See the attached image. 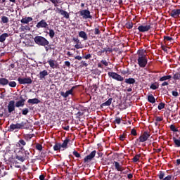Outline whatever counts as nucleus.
<instances>
[{"mask_svg":"<svg viewBox=\"0 0 180 180\" xmlns=\"http://www.w3.org/2000/svg\"><path fill=\"white\" fill-rule=\"evenodd\" d=\"M8 84H9V79L5 77L0 78V85H1V86H6Z\"/></svg>","mask_w":180,"mask_h":180,"instance_id":"obj_21","label":"nucleus"},{"mask_svg":"<svg viewBox=\"0 0 180 180\" xmlns=\"http://www.w3.org/2000/svg\"><path fill=\"white\" fill-rule=\"evenodd\" d=\"M58 11V13H60V15H62V16H64V18H65L66 19H70V14L68 13V12L61 9V8H57Z\"/></svg>","mask_w":180,"mask_h":180,"instance_id":"obj_17","label":"nucleus"},{"mask_svg":"<svg viewBox=\"0 0 180 180\" xmlns=\"http://www.w3.org/2000/svg\"><path fill=\"white\" fill-rule=\"evenodd\" d=\"M168 85H169V83H168V82H164L163 83H162L161 86H168Z\"/></svg>","mask_w":180,"mask_h":180,"instance_id":"obj_63","label":"nucleus"},{"mask_svg":"<svg viewBox=\"0 0 180 180\" xmlns=\"http://www.w3.org/2000/svg\"><path fill=\"white\" fill-rule=\"evenodd\" d=\"M34 41L38 46H43L44 47H46V46H49L50 44V42L49 40H47V39L39 35L34 38Z\"/></svg>","mask_w":180,"mask_h":180,"instance_id":"obj_3","label":"nucleus"},{"mask_svg":"<svg viewBox=\"0 0 180 180\" xmlns=\"http://www.w3.org/2000/svg\"><path fill=\"white\" fill-rule=\"evenodd\" d=\"M6 37H9V34L3 33L0 35V43H4L6 40Z\"/></svg>","mask_w":180,"mask_h":180,"instance_id":"obj_26","label":"nucleus"},{"mask_svg":"<svg viewBox=\"0 0 180 180\" xmlns=\"http://www.w3.org/2000/svg\"><path fill=\"white\" fill-rule=\"evenodd\" d=\"M162 120H164L163 117H158V116L155 117V122H162Z\"/></svg>","mask_w":180,"mask_h":180,"instance_id":"obj_56","label":"nucleus"},{"mask_svg":"<svg viewBox=\"0 0 180 180\" xmlns=\"http://www.w3.org/2000/svg\"><path fill=\"white\" fill-rule=\"evenodd\" d=\"M77 88V86H72L71 89L68 90L65 93L64 91H62L60 93L61 96L63 98H68L70 95H72V92H74V90Z\"/></svg>","mask_w":180,"mask_h":180,"instance_id":"obj_12","label":"nucleus"},{"mask_svg":"<svg viewBox=\"0 0 180 180\" xmlns=\"http://www.w3.org/2000/svg\"><path fill=\"white\" fill-rule=\"evenodd\" d=\"M81 64L83 65V67H88V63H86L85 61L82 60Z\"/></svg>","mask_w":180,"mask_h":180,"instance_id":"obj_64","label":"nucleus"},{"mask_svg":"<svg viewBox=\"0 0 180 180\" xmlns=\"http://www.w3.org/2000/svg\"><path fill=\"white\" fill-rule=\"evenodd\" d=\"M169 15L172 18H174V19H178L179 18V13L178 11V9H173L169 13Z\"/></svg>","mask_w":180,"mask_h":180,"instance_id":"obj_18","label":"nucleus"},{"mask_svg":"<svg viewBox=\"0 0 180 180\" xmlns=\"http://www.w3.org/2000/svg\"><path fill=\"white\" fill-rule=\"evenodd\" d=\"M32 20H33V18H32V17H25V18H22L21 19L20 22L23 25H27V23H29L30 22H32Z\"/></svg>","mask_w":180,"mask_h":180,"instance_id":"obj_19","label":"nucleus"},{"mask_svg":"<svg viewBox=\"0 0 180 180\" xmlns=\"http://www.w3.org/2000/svg\"><path fill=\"white\" fill-rule=\"evenodd\" d=\"M29 113V108H24L22 110V115H26Z\"/></svg>","mask_w":180,"mask_h":180,"instance_id":"obj_53","label":"nucleus"},{"mask_svg":"<svg viewBox=\"0 0 180 180\" xmlns=\"http://www.w3.org/2000/svg\"><path fill=\"white\" fill-rule=\"evenodd\" d=\"M124 139H126V137L124 136V134H122V135L120 136V140L121 141H124Z\"/></svg>","mask_w":180,"mask_h":180,"instance_id":"obj_62","label":"nucleus"},{"mask_svg":"<svg viewBox=\"0 0 180 180\" xmlns=\"http://www.w3.org/2000/svg\"><path fill=\"white\" fill-rule=\"evenodd\" d=\"M103 53H106V48H103V49L98 51L97 52V56H101L102 54H103Z\"/></svg>","mask_w":180,"mask_h":180,"instance_id":"obj_44","label":"nucleus"},{"mask_svg":"<svg viewBox=\"0 0 180 180\" xmlns=\"http://www.w3.org/2000/svg\"><path fill=\"white\" fill-rule=\"evenodd\" d=\"M108 75L109 78H112V79H115V81H124V77H122V75L115 72H108Z\"/></svg>","mask_w":180,"mask_h":180,"instance_id":"obj_6","label":"nucleus"},{"mask_svg":"<svg viewBox=\"0 0 180 180\" xmlns=\"http://www.w3.org/2000/svg\"><path fill=\"white\" fill-rule=\"evenodd\" d=\"M82 58H84L85 60H89L90 58H92V55L91 53H89L82 56Z\"/></svg>","mask_w":180,"mask_h":180,"instance_id":"obj_51","label":"nucleus"},{"mask_svg":"<svg viewBox=\"0 0 180 180\" xmlns=\"http://www.w3.org/2000/svg\"><path fill=\"white\" fill-rule=\"evenodd\" d=\"M140 157H141V155H136L132 159L133 162H137L140 160Z\"/></svg>","mask_w":180,"mask_h":180,"instance_id":"obj_39","label":"nucleus"},{"mask_svg":"<svg viewBox=\"0 0 180 180\" xmlns=\"http://www.w3.org/2000/svg\"><path fill=\"white\" fill-rule=\"evenodd\" d=\"M162 180H172V175H167L166 177L163 178Z\"/></svg>","mask_w":180,"mask_h":180,"instance_id":"obj_58","label":"nucleus"},{"mask_svg":"<svg viewBox=\"0 0 180 180\" xmlns=\"http://www.w3.org/2000/svg\"><path fill=\"white\" fill-rule=\"evenodd\" d=\"M73 155H75V157H76L77 158H81V154H79V153H78L77 150H74L72 153Z\"/></svg>","mask_w":180,"mask_h":180,"instance_id":"obj_49","label":"nucleus"},{"mask_svg":"<svg viewBox=\"0 0 180 180\" xmlns=\"http://www.w3.org/2000/svg\"><path fill=\"white\" fill-rule=\"evenodd\" d=\"M65 65L66 67L70 68V67H71V63H70V61H65Z\"/></svg>","mask_w":180,"mask_h":180,"instance_id":"obj_61","label":"nucleus"},{"mask_svg":"<svg viewBox=\"0 0 180 180\" xmlns=\"http://www.w3.org/2000/svg\"><path fill=\"white\" fill-rule=\"evenodd\" d=\"M121 74L122 75H127V74H129V70L121 71Z\"/></svg>","mask_w":180,"mask_h":180,"instance_id":"obj_60","label":"nucleus"},{"mask_svg":"<svg viewBox=\"0 0 180 180\" xmlns=\"http://www.w3.org/2000/svg\"><path fill=\"white\" fill-rule=\"evenodd\" d=\"M160 88V84L158 82H155V83H152L150 86V89L155 91V89H158Z\"/></svg>","mask_w":180,"mask_h":180,"instance_id":"obj_28","label":"nucleus"},{"mask_svg":"<svg viewBox=\"0 0 180 180\" xmlns=\"http://www.w3.org/2000/svg\"><path fill=\"white\" fill-rule=\"evenodd\" d=\"M20 130V127L19 126V123L11 124L9 127L10 131H13V130L18 129Z\"/></svg>","mask_w":180,"mask_h":180,"instance_id":"obj_20","label":"nucleus"},{"mask_svg":"<svg viewBox=\"0 0 180 180\" xmlns=\"http://www.w3.org/2000/svg\"><path fill=\"white\" fill-rule=\"evenodd\" d=\"M49 37L51 39H53L54 38V34H56V33L54 32V30H49Z\"/></svg>","mask_w":180,"mask_h":180,"instance_id":"obj_48","label":"nucleus"},{"mask_svg":"<svg viewBox=\"0 0 180 180\" xmlns=\"http://www.w3.org/2000/svg\"><path fill=\"white\" fill-rule=\"evenodd\" d=\"M18 144L20 148L19 151L15 154V160L20 161V162H25L26 160L30 158V155H32V151L30 150H25L23 146H26V141L23 139H20L18 141Z\"/></svg>","mask_w":180,"mask_h":180,"instance_id":"obj_1","label":"nucleus"},{"mask_svg":"<svg viewBox=\"0 0 180 180\" xmlns=\"http://www.w3.org/2000/svg\"><path fill=\"white\" fill-rule=\"evenodd\" d=\"M79 37L83 39L84 41L88 40V35L86 34V32H85V31L79 32Z\"/></svg>","mask_w":180,"mask_h":180,"instance_id":"obj_22","label":"nucleus"},{"mask_svg":"<svg viewBox=\"0 0 180 180\" xmlns=\"http://www.w3.org/2000/svg\"><path fill=\"white\" fill-rule=\"evenodd\" d=\"M8 113H12V112H15V108H16V104L15 103V101L11 100L8 102V105L7 106Z\"/></svg>","mask_w":180,"mask_h":180,"instance_id":"obj_11","label":"nucleus"},{"mask_svg":"<svg viewBox=\"0 0 180 180\" xmlns=\"http://www.w3.org/2000/svg\"><path fill=\"white\" fill-rule=\"evenodd\" d=\"M124 82H125V84H129V85H133L134 84H136V79L133 77H130L128 79H125Z\"/></svg>","mask_w":180,"mask_h":180,"instance_id":"obj_25","label":"nucleus"},{"mask_svg":"<svg viewBox=\"0 0 180 180\" xmlns=\"http://www.w3.org/2000/svg\"><path fill=\"white\" fill-rule=\"evenodd\" d=\"M33 136V134H25L23 135V138L25 139V140H26V141H30Z\"/></svg>","mask_w":180,"mask_h":180,"instance_id":"obj_35","label":"nucleus"},{"mask_svg":"<svg viewBox=\"0 0 180 180\" xmlns=\"http://www.w3.org/2000/svg\"><path fill=\"white\" fill-rule=\"evenodd\" d=\"M21 32H25V30H30V27L29 25L22 26L20 27Z\"/></svg>","mask_w":180,"mask_h":180,"instance_id":"obj_46","label":"nucleus"},{"mask_svg":"<svg viewBox=\"0 0 180 180\" xmlns=\"http://www.w3.org/2000/svg\"><path fill=\"white\" fill-rule=\"evenodd\" d=\"M165 108V103H160L158 106V110H162V109H164Z\"/></svg>","mask_w":180,"mask_h":180,"instance_id":"obj_38","label":"nucleus"},{"mask_svg":"<svg viewBox=\"0 0 180 180\" xmlns=\"http://www.w3.org/2000/svg\"><path fill=\"white\" fill-rule=\"evenodd\" d=\"M95 155H96V150H93L89 155L84 158V162H91V161L95 158Z\"/></svg>","mask_w":180,"mask_h":180,"instance_id":"obj_10","label":"nucleus"},{"mask_svg":"<svg viewBox=\"0 0 180 180\" xmlns=\"http://www.w3.org/2000/svg\"><path fill=\"white\" fill-rule=\"evenodd\" d=\"M68 143H70V139L66 138L62 144L60 143H56L53 146L54 151H59L61 148H68Z\"/></svg>","mask_w":180,"mask_h":180,"instance_id":"obj_4","label":"nucleus"},{"mask_svg":"<svg viewBox=\"0 0 180 180\" xmlns=\"http://www.w3.org/2000/svg\"><path fill=\"white\" fill-rule=\"evenodd\" d=\"M8 85L11 87V88H16V82L15 81H11L9 82L8 80Z\"/></svg>","mask_w":180,"mask_h":180,"instance_id":"obj_36","label":"nucleus"},{"mask_svg":"<svg viewBox=\"0 0 180 180\" xmlns=\"http://www.w3.org/2000/svg\"><path fill=\"white\" fill-rule=\"evenodd\" d=\"M151 29V25H140L138 27V30L141 32V33H144L145 32H148Z\"/></svg>","mask_w":180,"mask_h":180,"instance_id":"obj_15","label":"nucleus"},{"mask_svg":"<svg viewBox=\"0 0 180 180\" xmlns=\"http://www.w3.org/2000/svg\"><path fill=\"white\" fill-rule=\"evenodd\" d=\"M47 63L49 64L51 68H57V62L55 60L50 59L47 61Z\"/></svg>","mask_w":180,"mask_h":180,"instance_id":"obj_23","label":"nucleus"},{"mask_svg":"<svg viewBox=\"0 0 180 180\" xmlns=\"http://www.w3.org/2000/svg\"><path fill=\"white\" fill-rule=\"evenodd\" d=\"M1 22H2V23H8V22H9V18L6 16H2Z\"/></svg>","mask_w":180,"mask_h":180,"instance_id":"obj_45","label":"nucleus"},{"mask_svg":"<svg viewBox=\"0 0 180 180\" xmlns=\"http://www.w3.org/2000/svg\"><path fill=\"white\" fill-rule=\"evenodd\" d=\"M158 176L159 179L163 180L164 178L165 177V172L160 171L159 174H158Z\"/></svg>","mask_w":180,"mask_h":180,"instance_id":"obj_33","label":"nucleus"},{"mask_svg":"<svg viewBox=\"0 0 180 180\" xmlns=\"http://www.w3.org/2000/svg\"><path fill=\"white\" fill-rule=\"evenodd\" d=\"M172 94L173 96H174L175 98H176L177 96H179V94L178 93V91H172Z\"/></svg>","mask_w":180,"mask_h":180,"instance_id":"obj_54","label":"nucleus"},{"mask_svg":"<svg viewBox=\"0 0 180 180\" xmlns=\"http://www.w3.org/2000/svg\"><path fill=\"white\" fill-rule=\"evenodd\" d=\"M72 41L75 42L76 44L75 45V48H76L77 50H79V49H82V46H81V41L78 37H73Z\"/></svg>","mask_w":180,"mask_h":180,"instance_id":"obj_16","label":"nucleus"},{"mask_svg":"<svg viewBox=\"0 0 180 180\" xmlns=\"http://www.w3.org/2000/svg\"><path fill=\"white\" fill-rule=\"evenodd\" d=\"M172 78L174 81H179V79H180V72H177L175 74H174Z\"/></svg>","mask_w":180,"mask_h":180,"instance_id":"obj_34","label":"nucleus"},{"mask_svg":"<svg viewBox=\"0 0 180 180\" xmlns=\"http://www.w3.org/2000/svg\"><path fill=\"white\" fill-rule=\"evenodd\" d=\"M101 63V64H103V65H105V67H108V61H106V60H102Z\"/></svg>","mask_w":180,"mask_h":180,"instance_id":"obj_59","label":"nucleus"},{"mask_svg":"<svg viewBox=\"0 0 180 180\" xmlns=\"http://www.w3.org/2000/svg\"><path fill=\"white\" fill-rule=\"evenodd\" d=\"M62 129H63V130H66V131H68V130H70V125H65L63 124L62 125Z\"/></svg>","mask_w":180,"mask_h":180,"instance_id":"obj_55","label":"nucleus"},{"mask_svg":"<svg viewBox=\"0 0 180 180\" xmlns=\"http://www.w3.org/2000/svg\"><path fill=\"white\" fill-rule=\"evenodd\" d=\"M125 27H127V29H133V22H127L125 24Z\"/></svg>","mask_w":180,"mask_h":180,"instance_id":"obj_41","label":"nucleus"},{"mask_svg":"<svg viewBox=\"0 0 180 180\" xmlns=\"http://www.w3.org/2000/svg\"><path fill=\"white\" fill-rule=\"evenodd\" d=\"M36 27L37 29H49V24L46 22V20L42 19L37 22Z\"/></svg>","mask_w":180,"mask_h":180,"instance_id":"obj_9","label":"nucleus"},{"mask_svg":"<svg viewBox=\"0 0 180 180\" xmlns=\"http://www.w3.org/2000/svg\"><path fill=\"white\" fill-rule=\"evenodd\" d=\"M113 165H114V167H115V169H116V171L121 170L120 167H122V165H120V163H119V162L114 161Z\"/></svg>","mask_w":180,"mask_h":180,"instance_id":"obj_30","label":"nucleus"},{"mask_svg":"<svg viewBox=\"0 0 180 180\" xmlns=\"http://www.w3.org/2000/svg\"><path fill=\"white\" fill-rule=\"evenodd\" d=\"M169 129L171 131H174V133L179 131V130H178V128H176V127H175L174 124H171L169 126Z\"/></svg>","mask_w":180,"mask_h":180,"instance_id":"obj_37","label":"nucleus"},{"mask_svg":"<svg viewBox=\"0 0 180 180\" xmlns=\"http://www.w3.org/2000/svg\"><path fill=\"white\" fill-rule=\"evenodd\" d=\"M131 134H132V136H137V131L136 129H132L131 130Z\"/></svg>","mask_w":180,"mask_h":180,"instance_id":"obj_57","label":"nucleus"},{"mask_svg":"<svg viewBox=\"0 0 180 180\" xmlns=\"http://www.w3.org/2000/svg\"><path fill=\"white\" fill-rule=\"evenodd\" d=\"M171 78H172V76H171V75H166V76H162V77H160V79H159V81L160 82H165V81H167V79H171Z\"/></svg>","mask_w":180,"mask_h":180,"instance_id":"obj_29","label":"nucleus"},{"mask_svg":"<svg viewBox=\"0 0 180 180\" xmlns=\"http://www.w3.org/2000/svg\"><path fill=\"white\" fill-rule=\"evenodd\" d=\"M18 125L20 126V129L21 130L22 129H25V126H26V122H21L20 123H18Z\"/></svg>","mask_w":180,"mask_h":180,"instance_id":"obj_50","label":"nucleus"},{"mask_svg":"<svg viewBox=\"0 0 180 180\" xmlns=\"http://www.w3.org/2000/svg\"><path fill=\"white\" fill-rule=\"evenodd\" d=\"M173 141L174 143L175 147H180V138L179 139H176L175 137H173Z\"/></svg>","mask_w":180,"mask_h":180,"instance_id":"obj_32","label":"nucleus"},{"mask_svg":"<svg viewBox=\"0 0 180 180\" xmlns=\"http://www.w3.org/2000/svg\"><path fill=\"white\" fill-rule=\"evenodd\" d=\"M150 134L148 133V131H144L143 134H141L139 139H137L135 141L136 144H137L139 141V143H144L147 141L150 137Z\"/></svg>","mask_w":180,"mask_h":180,"instance_id":"obj_5","label":"nucleus"},{"mask_svg":"<svg viewBox=\"0 0 180 180\" xmlns=\"http://www.w3.org/2000/svg\"><path fill=\"white\" fill-rule=\"evenodd\" d=\"M90 32H94L96 36L98 34H101V30H99V28H95L94 30H91Z\"/></svg>","mask_w":180,"mask_h":180,"instance_id":"obj_42","label":"nucleus"},{"mask_svg":"<svg viewBox=\"0 0 180 180\" xmlns=\"http://www.w3.org/2000/svg\"><path fill=\"white\" fill-rule=\"evenodd\" d=\"M26 99L23 98L22 96L20 97V101L15 102V108H23L25 106Z\"/></svg>","mask_w":180,"mask_h":180,"instance_id":"obj_13","label":"nucleus"},{"mask_svg":"<svg viewBox=\"0 0 180 180\" xmlns=\"http://www.w3.org/2000/svg\"><path fill=\"white\" fill-rule=\"evenodd\" d=\"M148 101L150 102V103H155V98L153 94L148 96Z\"/></svg>","mask_w":180,"mask_h":180,"instance_id":"obj_31","label":"nucleus"},{"mask_svg":"<svg viewBox=\"0 0 180 180\" xmlns=\"http://www.w3.org/2000/svg\"><path fill=\"white\" fill-rule=\"evenodd\" d=\"M47 75H49V72L46 70H44L39 72V74L37 75V77L39 78V79L43 80L46 79V77H47Z\"/></svg>","mask_w":180,"mask_h":180,"instance_id":"obj_14","label":"nucleus"},{"mask_svg":"<svg viewBox=\"0 0 180 180\" xmlns=\"http://www.w3.org/2000/svg\"><path fill=\"white\" fill-rule=\"evenodd\" d=\"M121 122H122V118L117 117H115V120L113 122L115 124H120Z\"/></svg>","mask_w":180,"mask_h":180,"instance_id":"obj_43","label":"nucleus"},{"mask_svg":"<svg viewBox=\"0 0 180 180\" xmlns=\"http://www.w3.org/2000/svg\"><path fill=\"white\" fill-rule=\"evenodd\" d=\"M164 40H166V41H171L172 40H174L173 37H168V36H164Z\"/></svg>","mask_w":180,"mask_h":180,"instance_id":"obj_52","label":"nucleus"},{"mask_svg":"<svg viewBox=\"0 0 180 180\" xmlns=\"http://www.w3.org/2000/svg\"><path fill=\"white\" fill-rule=\"evenodd\" d=\"M79 13L80 16H82V19H92L89 10H82L79 11Z\"/></svg>","mask_w":180,"mask_h":180,"instance_id":"obj_7","label":"nucleus"},{"mask_svg":"<svg viewBox=\"0 0 180 180\" xmlns=\"http://www.w3.org/2000/svg\"><path fill=\"white\" fill-rule=\"evenodd\" d=\"M36 150H38V151H42L43 150V146L40 143H36L35 145Z\"/></svg>","mask_w":180,"mask_h":180,"instance_id":"obj_40","label":"nucleus"},{"mask_svg":"<svg viewBox=\"0 0 180 180\" xmlns=\"http://www.w3.org/2000/svg\"><path fill=\"white\" fill-rule=\"evenodd\" d=\"M113 101V98H110L107 101H105V103H103L101 105V108L105 107V106H110V105H112V101Z\"/></svg>","mask_w":180,"mask_h":180,"instance_id":"obj_24","label":"nucleus"},{"mask_svg":"<svg viewBox=\"0 0 180 180\" xmlns=\"http://www.w3.org/2000/svg\"><path fill=\"white\" fill-rule=\"evenodd\" d=\"M138 65L141 68H146L147 66V63H148V60L147 59V55L144 54V52L139 51L138 52Z\"/></svg>","mask_w":180,"mask_h":180,"instance_id":"obj_2","label":"nucleus"},{"mask_svg":"<svg viewBox=\"0 0 180 180\" xmlns=\"http://www.w3.org/2000/svg\"><path fill=\"white\" fill-rule=\"evenodd\" d=\"M28 103H31L32 105H37V103H40V100L39 98H32V99H29L27 101Z\"/></svg>","mask_w":180,"mask_h":180,"instance_id":"obj_27","label":"nucleus"},{"mask_svg":"<svg viewBox=\"0 0 180 180\" xmlns=\"http://www.w3.org/2000/svg\"><path fill=\"white\" fill-rule=\"evenodd\" d=\"M113 49L110 47L105 48V55L109 56V53H112Z\"/></svg>","mask_w":180,"mask_h":180,"instance_id":"obj_47","label":"nucleus"},{"mask_svg":"<svg viewBox=\"0 0 180 180\" xmlns=\"http://www.w3.org/2000/svg\"><path fill=\"white\" fill-rule=\"evenodd\" d=\"M18 81L20 85H25L26 84H32V82H33V80H32L30 77L23 78L20 77L18 78Z\"/></svg>","mask_w":180,"mask_h":180,"instance_id":"obj_8","label":"nucleus"}]
</instances>
